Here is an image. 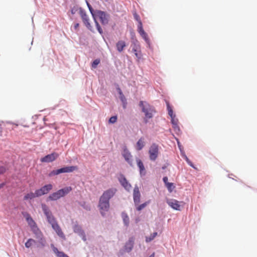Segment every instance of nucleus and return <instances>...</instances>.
I'll use <instances>...</instances> for the list:
<instances>
[{
  "label": "nucleus",
  "instance_id": "obj_13",
  "mask_svg": "<svg viewBox=\"0 0 257 257\" xmlns=\"http://www.w3.org/2000/svg\"><path fill=\"white\" fill-rule=\"evenodd\" d=\"M119 181L121 185L127 190H130L132 187L131 185L128 182L124 176H121L119 178Z\"/></svg>",
  "mask_w": 257,
  "mask_h": 257
},
{
  "label": "nucleus",
  "instance_id": "obj_11",
  "mask_svg": "<svg viewBox=\"0 0 257 257\" xmlns=\"http://www.w3.org/2000/svg\"><path fill=\"white\" fill-rule=\"evenodd\" d=\"M133 199L136 205H138L140 202L141 194L139 188L137 186H136L134 189Z\"/></svg>",
  "mask_w": 257,
  "mask_h": 257
},
{
  "label": "nucleus",
  "instance_id": "obj_19",
  "mask_svg": "<svg viewBox=\"0 0 257 257\" xmlns=\"http://www.w3.org/2000/svg\"><path fill=\"white\" fill-rule=\"evenodd\" d=\"M81 18H82L83 23H84L85 26L87 27V28L88 29H89V30H91L92 27L89 22V18H88V16L85 13L82 14Z\"/></svg>",
  "mask_w": 257,
  "mask_h": 257
},
{
  "label": "nucleus",
  "instance_id": "obj_35",
  "mask_svg": "<svg viewBox=\"0 0 257 257\" xmlns=\"http://www.w3.org/2000/svg\"><path fill=\"white\" fill-rule=\"evenodd\" d=\"M39 239V242L41 244L42 246H44L46 243V240L43 237V236L41 237L37 238Z\"/></svg>",
  "mask_w": 257,
  "mask_h": 257
},
{
  "label": "nucleus",
  "instance_id": "obj_10",
  "mask_svg": "<svg viewBox=\"0 0 257 257\" xmlns=\"http://www.w3.org/2000/svg\"><path fill=\"white\" fill-rule=\"evenodd\" d=\"M167 203L169 205V206L172 207L173 209L176 210H181V205L180 204V202L177 200L168 199L167 200Z\"/></svg>",
  "mask_w": 257,
  "mask_h": 257
},
{
  "label": "nucleus",
  "instance_id": "obj_23",
  "mask_svg": "<svg viewBox=\"0 0 257 257\" xmlns=\"http://www.w3.org/2000/svg\"><path fill=\"white\" fill-rule=\"evenodd\" d=\"M175 115L170 116L171 117V122L173 125V128L177 130L180 131V128L178 126V119L175 118Z\"/></svg>",
  "mask_w": 257,
  "mask_h": 257
},
{
  "label": "nucleus",
  "instance_id": "obj_31",
  "mask_svg": "<svg viewBox=\"0 0 257 257\" xmlns=\"http://www.w3.org/2000/svg\"><path fill=\"white\" fill-rule=\"evenodd\" d=\"M34 243H35V240L33 239L30 238L25 243V246L27 248H29L33 245Z\"/></svg>",
  "mask_w": 257,
  "mask_h": 257
},
{
  "label": "nucleus",
  "instance_id": "obj_14",
  "mask_svg": "<svg viewBox=\"0 0 257 257\" xmlns=\"http://www.w3.org/2000/svg\"><path fill=\"white\" fill-rule=\"evenodd\" d=\"M134 244V237H131L129 238L128 241H127L124 245V250L126 252H130L133 248Z\"/></svg>",
  "mask_w": 257,
  "mask_h": 257
},
{
  "label": "nucleus",
  "instance_id": "obj_44",
  "mask_svg": "<svg viewBox=\"0 0 257 257\" xmlns=\"http://www.w3.org/2000/svg\"><path fill=\"white\" fill-rule=\"evenodd\" d=\"M78 27H79V24H78V23L75 24L74 25V29H75V30L77 29V28H78Z\"/></svg>",
  "mask_w": 257,
  "mask_h": 257
},
{
  "label": "nucleus",
  "instance_id": "obj_2",
  "mask_svg": "<svg viewBox=\"0 0 257 257\" xmlns=\"http://www.w3.org/2000/svg\"><path fill=\"white\" fill-rule=\"evenodd\" d=\"M94 15L95 16L93 18L94 21L96 28L98 32L100 34H102L103 33V31L96 19H98L102 25H105L108 23L109 16L106 12L101 11L100 10H96L95 14H94Z\"/></svg>",
  "mask_w": 257,
  "mask_h": 257
},
{
  "label": "nucleus",
  "instance_id": "obj_40",
  "mask_svg": "<svg viewBox=\"0 0 257 257\" xmlns=\"http://www.w3.org/2000/svg\"><path fill=\"white\" fill-rule=\"evenodd\" d=\"M185 159H186V162H187V163L191 167H194L193 164L192 163V162L189 160V159L186 156L185 157Z\"/></svg>",
  "mask_w": 257,
  "mask_h": 257
},
{
  "label": "nucleus",
  "instance_id": "obj_26",
  "mask_svg": "<svg viewBox=\"0 0 257 257\" xmlns=\"http://www.w3.org/2000/svg\"><path fill=\"white\" fill-rule=\"evenodd\" d=\"M145 146V143L144 142V139L141 138L139 140L138 142L137 143V150L140 151L142 150Z\"/></svg>",
  "mask_w": 257,
  "mask_h": 257
},
{
  "label": "nucleus",
  "instance_id": "obj_37",
  "mask_svg": "<svg viewBox=\"0 0 257 257\" xmlns=\"http://www.w3.org/2000/svg\"><path fill=\"white\" fill-rule=\"evenodd\" d=\"M117 120V116H111L109 119V123H113L114 122H115Z\"/></svg>",
  "mask_w": 257,
  "mask_h": 257
},
{
  "label": "nucleus",
  "instance_id": "obj_17",
  "mask_svg": "<svg viewBox=\"0 0 257 257\" xmlns=\"http://www.w3.org/2000/svg\"><path fill=\"white\" fill-rule=\"evenodd\" d=\"M133 51L138 59H141L142 55L140 50V46L139 44H135L133 48Z\"/></svg>",
  "mask_w": 257,
  "mask_h": 257
},
{
  "label": "nucleus",
  "instance_id": "obj_27",
  "mask_svg": "<svg viewBox=\"0 0 257 257\" xmlns=\"http://www.w3.org/2000/svg\"><path fill=\"white\" fill-rule=\"evenodd\" d=\"M121 217L122 218L124 224L126 226H128L129 225L130 219L127 214L125 212H122L121 213Z\"/></svg>",
  "mask_w": 257,
  "mask_h": 257
},
{
  "label": "nucleus",
  "instance_id": "obj_33",
  "mask_svg": "<svg viewBox=\"0 0 257 257\" xmlns=\"http://www.w3.org/2000/svg\"><path fill=\"white\" fill-rule=\"evenodd\" d=\"M166 186L167 187L169 191L170 192H171L173 189L175 188V186H174V184L172 183H167V184L166 185Z\"/></svg>",
  "mask_w": 257,
  "mask_h": 257
},
{
  "label": "nucleus",
  "instance_id": "obj_3",
  "mask_svg": "<svg viewBox=\"0 0 257 257\" xmlns=\"http://www.w3.org/2000/svg\"><path fill=\"white\" fill-rule=\"evenodd\" d=\"M139 106L142 109V111L145 114L144 122L146 124L148 122V119L152 118L156 111L155 107L151 105L146 101H140Z\"/></svg>",
  "mask_w": 257,
  "mask_h": 257
},
{
  "label": "nucleus",
  "instance_id": "obj_9",
  "mask_svg": "<svg viewBox=\"0 0 257 257\" xmlns=\"http://www.w3.org/2000/svg\"><path fill=\"white\" fill-rule=\"evenodd\" d=\"M53 188V186L51 184H47L40 189L36 190V194L38 197L47 194Z\"/></svg>",
  "mask_w": 257,
  "mask_h": 257
},
{
  "label": "nucleus",
  "instance_id": "obj_39",
  "mask_svg": "<svg viewBox=\"0 0 257 257\" xmlns=\"http://www.w3.org/2000/svg\"><path fill=\"white\" fill-rule=\"evenodd\" d=\"M134 16L135 19L138 22L139 24H140V22H142L140 20V18L139 16L136 13H135L134 14Z\"/></svg>",
  "mask_w": 257,
  "mask_h": 257
},
{
  "label": "nucleus",
  "instance_id": "obj_45",
  "mask_svg": "<svg viewBox=\"0 0 257 257\" xmlns=\"http://www.w3.org/2000/svg\"><path fill=\"white\" fill-rule=\"evenodd\" d=\"M3 187V184L0 185V189Z\"/></svg>",
  "mask_w": 257,
  "mask_h": 257
},
{
  "label": "nucleus",
  "instance_id": "obj_1",
  "mask_svg": "<svg viewBox=\"0 0 257 257\" xmlns=\"http://www.w3.org/2000/svg\"><path fill=\"white\" fill-rule=\"evenodd\" d=\"M116 192V189L110 188L105 191L100 196L98 207L102 215L104 216L105 212L108 211L109 208V200L114 195Z\"/></svg>",
  "mask_w": 257,
  "mask_h": 257
},
{
  "label": "nucleus",
  "instance_id": "obj_36",
  "mask_svg": "<svg viewBox=\"0 0 257 257\" xmlns=\"http://www.w3.org/2000/svg\"><path fill=\"white\" fill-rule=\"evenodd\" d=\"M87 6H88V7L89 8V10L92 16V17H94L95 15H94V14H95V11H94L93 9H92V8L91 7V6H90V5L88 3H87Z\"/></svg>",
  "mask_w": 257,
  "mask_h": 257
},
{
  "label": "nucleus",
  "instance_id": "obj_6",
  "mask_svg": "<svg viewBox=\"0 0 257 257\" xmlns=\"http://www.w3.org/2000/svg\"><path fill=\"white\" fill-rule=\"evenodd\" d=\"M42 208L47 217V221L51 225L57 222L52 212L46 204H42Z\"/></svg>",
  "mask_w": 257,
  "mask_h": 257
},
{
  "label": "nucleus",
  "instance_id": "obj_12",
  "mask_svg": "<svg viewBox=\"0 0 257 257\" xmlns=\"http://www.w3.org/2000/svg\"><path fill=\"white\" fill-rule=\"evenodd\" d=\"M122 156L125 160L131 165L133 166L132 156L126 147H124L122 152Z\"/></svg>",
  "mask_w": 257,
  "mask_h": 257
},
{
  "label": "nucleus",
  "instance_id": "obj_5",
  "mask_svg": "<svg viewBox=\"0 0 257 257\" xmlns=\"http://www.w3.org/2000/svg\"><path fill=\"white\" fill-rule=\"evenodd\" d=\"M78 169L77 166H67L60 169L52 171L49 174V176L57 175L60 173H70Z\"/></svg>",
  "mask_w": 257,
  "mask_h": 257
},
{
  "label": "nucleus",
  "instance_id": "obj_22",
  "mask_svg": "<svg viewBox=\"0 0 257 257\" xmlns=\"http://www.w3.org/2000/svg\"><path fill=\"white\" fill-rule=\"evenodd\" d=\"M31 229L36 235V238L41 237L43 236V234L39 229L37 227V225L31 227Z\"/></svg>",
  "mask_w": 257,
  "mask_h": 257
},
{
  "label": "nucleus",
  "instance_id": "obj_42",
  "mask_svg": "<svg viewBox=\"0 0 257 257\" xmlns=\"http://www.w3.org/2000/svg\"><path fill=\"white\" fill-rule=\"evenodd\" d=\"M163 181H164V183L165 184V185H166L167 183H169L168 182V177H164L163 178Z\"/></svg>",
  "mask_w": 257,
  "mask_h": 257
},
{
  "label": "nucleus",
  "instance_id": "obj_34",
  "mask_svg": "<svg viewBox=\"0 0 257 257\" xmlns=\"http://www.w3.org/2000/svg\"><path fill=\"white\" fill-rule=\"evenodd\" d=\"M99 63H100V60L99 59H95L92 62L91 66L93 68H96L97 65H98Z\"/></svg>",
  "mask_w": 257,
  "mask_h": 257
},
{
  "label": "nucleus",
  "instance_id": "obj_16",
  "mask_svg": "<svg viewBox=\"0 0 257 257\" xmlns=\"http://www.w3.org/2000/svg\"><path fill=\"white\" fill-rule=\"evenodd\" d=\"M51 226L58 236L62 238L65 237L63 231L57 222L52 224Z\"/></svg>",
  "mask_w": 257,
  "mask_h": 257
},
{
  "label": "nucleus",
  "instance_id": "obj_41",
  "mask_svg": "<svg viewBox=\"0 0 257 257\" xmlns=\"http://www.w3.org/2000/svg\"><path fill=\"white\" fill-rule=\"evenodd\" d=\"M6 171V169L4 167H0V175L4 174Z\"/></svg>",
  "mask_w": 257,
  "mask_h": 257
},
{
  "label": "nucleus",
  "instance_id": "obj_30",
  "mask_svg": "<svg viewBox=\"0 0 257 257\" xmlns=\"http://www.w3.org/2000/svg\"><path fill=\"white\" fill-rule=\"evenodd\" d=\"M157 235V232H155L153 234H152L150 237H146V241L147 242H150L153 239H154V238Z\"/></svg>",
  "mask_w": 257,
  "mask_h": 257
},
{
  "label": "nucleus",
  "instance_id": "obj_28",
  "mask_svg": "<svg viewBox=\"0 0 257 257\" xmlns=\"http://www.w3.org/2000/svg\"><path fill=\"white\" fill-rule=\"evenodd\" d=\"M53 250L54 253L56 254L58 257H69L67 254H65L63 252L59 251L58 249L55 247H53Z\"/></svg>",
  "mask_w": 257,
  "mask_h": 257
},
{
  "label": "nucleus",
  "instance_id": "obj_29",
  "mask_svg": "<svg viewBox=\"0 0 257 257\" xmlns=\"http://www.w3.org/2000/svg\"><path fill=\"white\" fill-rule=\"evenodd\" d=\"M166 104H167V110H168V114H169L170 116H172V115H175V114L173 113V111L172 108V107L170 105V104H169V102L167 101V102H166Z\"/></svg>",
  "mask_w": 257,
  "mask_h": 257
},
{
  "label": "nucleus",
  "instance_id": "obj_15",
  "mask_svg": "<svg viewBox=\"0 0 257 257\" xmlns=\"http://www.w3.org/2000/svg\"><path fill=\"white\" fill-rule=\"evenodd\" d=\"M137 165L139 168L141 176H145L146 173V169L142 161L139 158L136 159Z\"/></svg>",
  "mask_w": 257,
  "mask_h": 257
},
{
  "label": "nucleus",
  "instance_id": "obj_38",
  "mask_svg": "<svg viewBox=\"0 0 257 257\" xmlns=\"http://www.w3.org/2000/svg\"><path fill=\"white\" fill-rule=\"evenodd\" d=\"M119 98L121 100V101L122 102V103L124 104V107H125L124 105L126 103V99L125 96L123 94H122L121 95H119Z\"/></svg>",
  "mask_w": 257,
  "mask_h": 257
},
{
  "label": "nucleus",
  "instance_id": "obj_20",
  "mask_svg": "<svg viewBox=\"0 0 257 257\" xmlns=\"http://www.w3.org/2000/svg\"><path fill=\"white\" fill-rule=\"evenodd\" d=\"M73 230L75 233H77L79 234L80 235L83 236V239L84 240H86V238L84 235V232L82 230L81 227L80 226L78 225H75L73 227Z\"/></svg>",
  "mask_w": 257,
  "mask_h": 257
},
{
  "label": "nucleus",
  "instance_id": "obj_24",
  "mask_svg": "<svg viewBox=\"0 0 257 257\" xmlns=\"http://www.w3.org/2000/svg\"><path fill=\"white\" fill-rule=\"evenodd\" d=\"M38 197L36 194V191H35V193L30 192L27 194L24 197V199L27 200L29 199H32L35 197Z\"/></svg>",
  "mask_w": 257,
  "mask_h": 257
},
{
  "label": "nucleus",
  "instance_id": "obj_8",
  "mask_svg": "<svg viewBox=\"0 0 257 257\" xmlns=\"http://www.w3.org/2000/svg\"><path fill=\"white\" fill-rule=\"evenodd\" d=\"M58 157L59 154L58 153L53 152L41 158L40 161L42 163H50L56 160Z\"/></svg>",
  "mask_w": 257,
  "mask_h": 257
},
{
  "label": "nucleus",
  "instance_id": "obj_43",
  "mask_svg": "<svg viewBox=\"0 0 257 257\" xmlns=\"http://www.w3.org/2000/svg\"><path fill=\"white\" fill-rule=\"evenodd\" d=\"M117 90L118 91V93H119V95H121L122 94H123L121 89L119 88H117Z\"/></svg>",
  "mask_w": 257,
  "mask_h": 257
},
{
  "label": "nucleus",
  "instance_id": "obj_4",
  "mask_svg": "<svg viewBox=\"0 0 257 257\" xmlns=\"http://www.w3.org/2000/svg\"><path fill=\"white\" fill-rule=\"evenodd\" d=\"M72 188L70 186L65 187L51 194L49 196L48 199L52 201L57 200L60 198L63 197L66 195L68 194L70 192L72 191Z\"/></svg>",
  "mask_w": 257,
  "mask_h": 257
},
{
  "label": "nucleus",
  "instance_id": "obj_25",
  "mask_svg": "<svg viewBox=\"0 0 257 257\" xmlns=\"http://www.w3.org/2000/svg\"><path fill=\"white\" fill-rule=\"evenodd\" d=\"M26 219L31 228L36 224L30 215L28 214L26 216Z\"/></svg>",
  "mask_w": 257,
  "mask_h": 257
},
{
  "label": "nucleus",
  "instance_id": "obj_18",
  "mask_svg": "<svg viewBox=\"0 0 257 257\" xmlns=\"http://www.w3.org/2000/svg\"><path fill=\"white\" fill-rule=\"evenodd\" d=\"M138 32L140 35L146 40H148V37L147 33L145 32L143 28V24L142 22H140L138 24Z\"/></svg>",
  "mask_w": 257,
  "mask_h": 257
},
{
  "label": "nucleus",
  "instance_id": "obj_21",
  "mask_svg": "<svg viewBox=\"0 0 257 257\" xmlns=\"http://www.w3.org/2000/svg\"><path fill=\"white\" fill-rule=\"evenodd\" d=\"M125 46V42L122 40L118 41L116 44L117 50L119 52H122Z\"/></svg>",
  "mask_w": 257,
  "mask_h": 257
},
{
  "label": "nucleus",
  "instance_id": "obj_32",
  "mask_svg": "<svg viewBox=\"0 0 257 257\" xmlns=\"http://www.w3.org/2000/svg\"><path fill=\"white\" fill-rule=\"evenodd\" d=\"M149 203V202H146L145 203H144L140 205H137V210L138 211H141L142 209L144 208Z\"/></svg>",
  "mask_w": 257,
  "mask_h": 257
},
{
  "label": "nucleus",
  "instance_id": "obj_7",
  "mask_svg": "<svg viewBox=\"0 0 257 257\" xmlns=\"http://www.w3.org/2000/svg\"><path fill=\"white\" fill-rule=\"evenodd\" d=\"M150 159L152 161H155L159 155V146L153 143L150 146L149 150Z\"/></svg>",
  "mask_w": 257,
  "mask_h": 257
}]
</instances>
